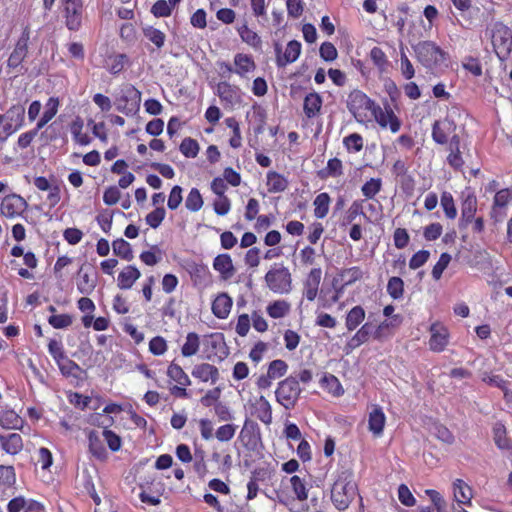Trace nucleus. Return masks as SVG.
I'll return each instance as SVG.
<instances>
[{"label": "nucleus", "instance_id": "b1692460", "mask_svg": "<svg viewBox=\"0 0 512 512\" xmlns=\"http://www.w3.org/2000/svg\"><path fill=\"white\" fill-rule=\"evenodd\" d=\"M321 107L322 98L318 93L312 92L306 95L304 99L303 110L308 118L315 117L320 112Z\"/></svg>", "mask_w": 512, "mask_h": 512}, {"label": "nucleus", "instance_id": "2eb2a0df", "mask_svg": "<svg viewBox=\"0 0 512 512\" xmlns=\"http://www.w3.org/2000/svg\"><path fill=\"white\" fill-rule=\"evenodd\" d=\"M102 434L92 430L88 434L89 451L98 460L105 461L108 458V452L103 445Z\"/></svg>", "mask_w": 512, "mask_h": 512}, {"label": "nucleus", "instance_id": "aec40b11", "mask_svg": "<svg viewBox=\"0 0 512 512\" xmlns=\"http://www.w3.org/2000/svg\"><path fill=\"white\" fill-rule=\"evenodd\" d=\"M232 299L226 294L218 295L212 303V312L219 319H225L230 313Z\"/></svg>", "mask_w": 512, "mask_h": 512}, {"label": "nucleus", "instance_id": "338daca9", "mask_svg": "<svg viewBox=\"0 0 512 512\" xmlns=\"http://www.w3.org/2000/svg\"><path fill=\"white\" fill-rule=\"evenodd\" d=\"M319 53L320 57L327 62L335 60L338 56L337 49L331 42L322 43L319 49Z\"/></svg>", "mask_w": 512, "mask_h": 512}, {"label": "nucleus", "instance_id": "c756f323", "mask_svg": "<svg viewBox=\"0 0 512 512\" xmlns=\"http://www.w3.org/2000/svg\"><path fill=\"white\" fill-rule=\"evenodd\" d=\"M454 496L458 503L469 504L472 498V489L463 480L456 479L453 483Z\"/></svg>", "mask_w": 512, "mask_h": 512}, {"label": "nucleus", "instance_id": "412c9836", "mask_svg": "<svg viewBox=\"0 0 512 512\" xmlns=\"http://www.w3.org/2000/svg\"><path fill=\"white\" fill-rule=\"evenodd\" d=\"M301 53V43L297 40H291L288 42L283 58L277 59V66L283 68L286 65L295 62Z\"/></svg>", "mask_w": 512, "mask_h": 512}, {"label": "nucleus", "instance_id": "393cba45", "mask_svg": "<svg viewBox=\"0 0 512 512\" xmlns=\"http://www.w3.org/2000/svg\"><path fill=\"white\" fill-rule=\"evenodd\" d=\"M385 414L380 407H375L369 414V430L375 435L380 436L385 425Z\"/></svg>", "mask_w": 512, "mask_h": 512}, {"label": "nucleus", "instance_id": "4c0bfd02", "mask_svg": "<svg viewBox=\"0 0 512 512\" xmlns=\"http://www.w3.org/2000/svg\"><path fill=\"white\" fill-rule=\"evenodd\" d=\"M238 33L242 41L246 44L254 48L261 47L262 41L260 36L256 32L252 31L246 24L238 28Z\"/></svg>", "mask_w": 512, "mask_h": 512}, {"label": "nucleus", "instance_id": "7c9ffc66", "mask_svg": "<svg viewBox=\"0 0 512 512\" xmlns=\"http://www.w3.org/2000/svg\"><path fill=\"white\" fill-rule=\"evenodd\" d=\"M142 33L144 37L153 43L158 49H161L164 46L166 35L161 30L151 25H144L142 27Z\"/></svg>", "mask_w": 512, "mask_h": 512}, {"label": "nucleus", "instance_id": "864d4df0", "mask_svg": "<svg viewBox=\"0 0 512 512\" xmlns=\"http://www.w3.org/2000/svg\"><path fill=\"white\" fill-rule=\"evenodd\" d=\"M381 187V179L371 178L362 186L361 191L366 198L372 199L377 193H379Z\"/></svg>", "mask_w": 512, "mask_h": 512}, {"label": "nucleus", "instance_id": "6ab92c4d", "mask_svg": "<svg viewBox=\"0 0 512 512\" xmlns=\"http://www.w3.org/2000/svg\"><path fill=\"white\" fill-rule=\"evenodd\" d=\"M140 276L141 273L135 266L128 265L119 273L117 285L122 290L130 289Z\"/></svg>", "mask_w": 512, "mask_h": 512}, {"label": "nucleus", "instance_id": "8fccbe9b", "mask_svg": "<svg viewBox=\"0 0 512 512\" xmlns=\"http://www.w3.org/2000/svg\"><path fill=\"white\" fill-rule=\"evenodd\" d=\"M440 203L447 218L454 219L457 216V209L451 193L443 192Z\"/></svg>", "mask_w": 512, "mask_h": 512}, {"label": "nucleus", "instance_id": "0e129e2a", "mask_svg": "<svg viewBox=\"0 0 512 512\" xmlns=\"http://www.w3.org/2000/svg\"><path fill=\"white\" fill-rule=\"evenodd\" d=\"M151 13L155 17H168L172 13V8L166 0H158L153 4Z\"/></svg>", "mask_w": 512, "mask_h": 512}, {"label": "nucleus", "instance_id": "39448f33", "mask_svg": "<svg viewBox=\"0 0 512 512\" xmlns=\"http://www.w3.org/2000/svg\"><path fill=\"white\" fill-rule=\"evenodd\" d=\"M301 391L297 378L289 376L278 384L275 391L276 400L285 409H292L296 405Z\"/></svg>", "mask_w": 512, "mask_h": 512}, {"label": "nucleus", "instance_id": "dca6fc26", "mask_svg": "<svg viewBox=\"0 0 512 512\" xmlns=\"http://www.w3.org/2000/svg\"><path fill=\"white\" fill-rule=\"evenodd\" d=\"M322 271L320 268H313L304 282L305 296L309 301H313L318 293L321 282Z\"/></svg>", "mask_w": 512, "mask_h": 512}, {"label": "nucleus", "instance_id": "4be33fe9", "mask_svg": "<svg viewBox=\"0 0 512 512\" xmlns=\"http://www.w3.org/2000/svg\"><path fill=\"white\" fill-rule=\"evenodd\" d=\"M192 375L196 378H199L203 382H207L211 380L212 383H215L218 380L219 372L218 369L211 364L202 363L196 365L192 370Z\"/></svg>", "mask_w": 512, "mask_h": 512}, {"label": "nucleus", "instance_id": "473e14b6", "mask_svg": "<svg viewBox=\"0 0 512 512\" xmlns=\"http://www.w3.org/2000/svg\"><path fill=\"white\" fill-rule=\"evenodd\" d=\"M267 185L270 192H282L288 187V180L279 173L270 171L267 174Z\"/></svg>", "mask_w": 512, "mask_h": 512}, {"label": "nucleus", "instance_id": "9d476101", "mask_svg": "<svg viewBox=\"0 0 512 512\" xmlns=\"http://www.w3.org/2000/svg\"><path fill=\"white\" fill-rule=\"evenodd\" d=\"M347 108L356 115L360 110L375 111V103L360 90H354L348 95Z\"/></svg>", "mask_w": 512, "mask_h": 512}, {"label": "nucleus", "instance_id": "a18cd8bd", "mask_svg": "<svg viewBox=\"0 0 512 512\" xmlns=\"http://www.w3.org/2000/svg\"><path fill=\"white\" fill-rule=\"evenodd\" d=\"M185 206L189 211L197 212L203 206L202 196L197 188H192L186 198Z\"/></svg>", "mask_w": 512, "mask_h": 512}, {"label": "nucleus", "instance_id": "0eeeda50", "mask_svg": "<svg viewBox=\"0 0 512 512\" xmlns=\"http://www.w3.org/2000/svg\"><path fill=\"white\" fill-rule=\"evenodd\" d=\"M141 92L133 85H127L116 99V109L126 116L134 115L140 109Z\"/></svg>", "mask_w": 512, "mask_h": 512}, {"label": "nucleus", "instance_id": "774afa93", "mask_svg": "<svg viewBox=\"0 0 512 512\" xmlns=\"http://www.w3.org/2000/svg\"><path fill=\"white\" fill-rule=\"evenodd\" d=\"M430 252L428 250H420L416 252L409 261V267L413 270L423 266L429 259Z\"/></svg>", "mask_w": 512, "mask_h": 512}, {"label": "nucleus", "instance_id": "72a5a7b5", "mask_svg": "<svg viewBox=\"0 0 512 512\" xmlns=\"http://www.w3.org/2000/svg\"><path fill=\"white\" fill-rule=\"evenodd\" d=\"M83 127H84V122L78 116L71 123L70 130H71V133L73 135L75 142H77L80 145H88L91 142V139L87 134L82 133Z\"/></svg>", "mask_w": 512, "mask_h": 512}, {"label": "nucleus", "instance_id": "a19ab883", "mask_svg": "<svg viewBox=\"0 0 512 512\" xmlns=\"http://www.w3.org/2000/svg\"><path fill=\"white\" fill-rule=\"evenodd\" d=\"M330 197L327 193H320L314 200V215L318 219L324 218L329 211Z\"/></svg>", "mask_w": 512, "mask_h": 512}, {"label": "nucleus", "instance_id": "5701e85b", "mask_svg": "<svg viewBox=\"0 0 512 512\" xmlns=\"http://www.w3.org/2000/svg\"><path fill=\"white\" fill-rule=\"evenodd\" d=\"M363 276V272L359 267H351L343 269L339 273V278L334 279V284L337 283L339 280L341 281V287L337 290V293L342 291L344 287L350 286L356 281L360 280Z\"/></svg>", "mask_w": 512, "mask_h": 512}, {"label": "nucleus", "instance_id": "bf43d9fd", "mask_svg": "<svg viewBox=\"0 0 512 512\" xmlns=\"http://www.w3.org/2000/svg\"><path fill=\"white\" fill-rule=\"evenodd\" d=\"M451 261V255L444 252L440 255L438 262L433 266L432 277L435 280H439L442 276L443 271L447 268Z\"/></svg>", "mask_w": 512, "mask_h": 512}, {"label": "nucleus", "instance_id": "f704fd0d", "mask_svg": "<svg viewBox=\"0 0 512 512\" xmlns=\"http://www.w3.org/2000/svg\"><path fill=\"white\" fill-rule=\"evenodd\" d=\"M200 346L199 335L195 332H190L186 336V342L181 348V353L184 357H190L195 355Z\"/></svg>", "mask_w": 512, "mask_h": 512}, {"label": "nucleus", "instance_id": "69168bd1", "mask_svg": "<svg viewBox=\"0 0 512 512\" xmlns=\"http://www.w3.org/2000/svg\"><path fill=\"white\" fill-rule=\"evenodd\" d=\"M236 431V426L232 424H225L220 426L215 433L216 438L221 442H227L231 440Z\"/></svg>", "mask_w": 512, "mask_h": 512}, {"label": "nucleus", "instance_id": "2f4dec72", "mask_svg": "<svg viewBox=\"0 0 512 512\" xmlns=\"http://www.w3.org/2000/svg\"><path fill=\"white\" fill-rule=\"evenodd\" d=\"M59 107V99L50 97L46 103V110L36 124V128L41 130L56 114Z\"/></svg>", "mask_w": 512, "mask_h": 512}, {"label": "nucleus", "instance_id": "c03bdc74", "mask_svg": "<svg viewBox=\"0 0 512 512\" xmlns=\"http://www.w3.org/2000/svg\"><path fill=\"white\" fill-rule=\"evenodd\" d=\"M342 174V162L338 158L330 159L327 163V167L319 172L321 178H326L328 176L338 177Z\"/></svg>", "mask_w": 512, "mask_h": 512}, {"label": "nucleus", "instance_id": "680f3d73", "mask_svg": "<svg viewBox=\"0 0 512 512\" xmlns=\"http://www.w3.org/2000/svg\"><path fill=\"white\" fill-rule=\"evenodd\" d=\"M401 73L405 79H411L415 75L414 67L408 59L403 47L400 48Z\"/></svg>", "mask_w": 512, "mask_h": 512}, {"label": "nucleus", "instance_id": "5fc2aeb1", "mask_svg": "<svg viewBox=\"0 0 512 512\" xmlns=\"http://www.w3.org/2000/svg\"><path fill=\"white\" fill-rule=\"evenodd\" d=\"M102 437L107 442V445L111 451L116 452V451L120 450L121 445H122V440L119 435L114 433L112 430L105 428L102 431Z\"/></svg>", "mask_w": 512, "mask_h": 512}, {"label": "nucleus", "instance_id": "f257e3e1", "mask_svg": "<svg viewBox=\"0 0 512 512\" xmlns=\"http://www.w3.org/2000/svg\"><path fill=\"white\" fill-rule=\"evenodd\" d=\"M358 495L354 474L349 469L340 471L331 489V501L339 511H345Z\"/></svg>", "mask_w": 512, "mask_h": 512}, {"label": "nucleus", "instance_id": "20e7f679", "mask_svg": "<svg viewBox=\"0 0 512 512\" xmlns=\"http://www.w3.org/2000/svg\"><path fill=\"white\" fill-rule=\"evenodd\" d=\"M417 60L425 67L432 68L445 59V52L433 41L412 44Z\"/></svg>", "mask_w": 512, "mask_h": 512}, {"label": "nucleus", "instance_id": "c9c22d12", "mask_svg": "<svg viewBox=\"0 0 512 512\" xmlns=\"http://www.w3.org/2000/svg\"><path fill=\"white\" fill-rule=\"evenodd\" d=\"M112 249L115 255L126 261H131L134 257L131 245L122 238L113 241Z\"/></svg>", "mask_w": 512, "mask_h": 512}, {"label": "nucleus", "instance_id": "603ef678", "mask_svg": "<svg viewBox=\"0 0 512 512\" xmlns=\"http://www.w3.org/2000/svg\"><path fill=\"white\" fill-rule=\"evenodd\" d=\"M1 426L5 429H18L22 425V419L14 412H6L0 418Z\"/></svg>", "mask_w": 512, "mask_h": 512}, {"label": "nucleus", "instance_id": "de8ad7c7", "mask_svg": "<svg viewBox=\"0 0 512 512\" xmlns=\"http://www.w3.org/2000/svg\"><path fill=\"white\" fill-rule=\"evenodd\" d=\"M179 150L185 157L195 158L199 152V144L196 140L186 137L182 140Z\"/></svg>", "mask_w": 512, "mask_h": 512}, {"label": "nucleus", "instance_id": "09e8293b", "mask_svg": "<svg viewBox=\"0 0 512 512\" xmlns=\"http://www.w3.org/2000/svg\"><path fill=\"white\" fill-rule=\"evenodd\" d=\"M234 63L237 66L236 73L239 75H243L244 73L249 72L251 69L255 67V64L251 57L245 54H236L234 58Z\"/></svg>", "mask_w": 512, "mask_h": 512}, {"label": "nucleus", "instance_id": "c85d7f7f", "mask_svg": "<svg viewBox=\"0 0 512 512\" xmlns=\"http://www.w3.org/2000/svg\"><path fill=\"white\" fill-rule=\"evenodd\" d=\"M365 319V310L362 306H354L346 316L345 325L349 331L355 330Z\"/></svg>", "mask_w": 512, "mask_h": 512}, {"label": "nucleus", "instance_id": "49530a36", "mask_svg": "<svg viewBox=\"0 0 512 512\" xmlns=\"http://www.w3.org/2000/svg\"><path fill=\"white\" fill-rule=\"evenodd\" d=\"M321 384L325 386L329 392L335 396H340L344 393V390L340 384L338 378L332 374H325L321 379Z\"/></svg>", "mask_w": 512, "mask_h": 512}, {"label": "nucleus", "instance_id": "3c124183", "mask_svg": "<svg viewBox=\"0 0 512 512\" xmlns=\"http://www.w3.org/2000/svg\"><path fill=\"white\" fill-rule=\"evenodd\" d=\"M165 215H166V211H165V208L163 206H160V207H156L155 210H153L152 212L148 213L146 215V223L151 227V228H158L162 221L164 220L165 218Z\"/></svg>", "mask_w": 512, "mask_h": 512}, {"label": "nucleus", "instance_id": "ea45409f", "mask_svg": "<svg viewBox=\"0 0 512 512\" xmlns=\"http://www.w3.org/2000/svg\"><path fill=\"white\" fill-rule=\"evenodd\" d=\"M290 310V304L285 300H277L269 304L267 307V313L274 319L282 318L288 314Z\"/></svg>", "mask_w": 512, "mask_h": 512}, {"label": "nucleus", "instance_id": "37998d69", "mask_svg": "<svg viewBox=\"0 0 512 512\" xmlns=\"http://www.w3.org/2000/svg\"><path fill=\"white\" fill-rule=\"evenodd\" d=\"M387 293L394 300L400 299L403 297L404 293V282L400 277L393 276L388 280L387 284Z\"/></svg>", "mask_w": 512, "mask_h": 512}, {"label": "nucleus", "instance_id": "9b49d317", "mask_svg": "<svg viewBox=\"0 0 512 512\" xmlns=\"http://www.w3.org/2000/svg\"><path fill=\"white\" fill-rule=\"evenodd\" d=\"M429 347L434 352H441L448 345V329L441 323H433L430 327Z\"/></svg>", "mask_w": 512, "mask_h": 512}, {"label": "nucleus", "instance_id": "a211bd4d", "mask_svg": "<svg viewBox=\"0 0 512 512\" xmlns=\"http://www.w3.org/2000/svg\"><path fill=\"white\" fill-rule=\"evenodd\" d=\"M374 325L370 322H367L362 325V327L355 333V335L350 339V341L346 344L347 354L359 347L363 343L367 342L369 337L373 335Z\"/></svg>", "mask_w": 512, "mask_h": 512}, {"label": "nucleus", "instance_id": "13d9d810", "mask_svg": "<svg viewBox=\"0 0 512 512\" xmlns=\"http://www.w3.org/2000/svg\"><path fill=\"white\" fill-rule=\"evenodd\" d=\"M343 144L348 151L359 152L363 148V138L358 133H352L343 139Z\"/></svg>", "mask_w": 512, "mask_h": 512}, {"label": "nucleus", "instance_id": "4d7b16f0", "mask_svg": "<svg viewBox=\"0 0 512 512\" xmlns=\"http://www.w3.org/2000/svg\"><path fill=\"white\" fill-rule=\"evenodd\" d=\"M288 369V365L285 361L277 359L273 360L268 367L267 373L269 374V377H272L273 379L282 377Z\"/></svg>", "mask_w": 512, "mask_h": 512}, {"label": "nucleus", "instance_id": "f03ea898", "mask_svg": "<svg viewBox=\"0 0 512 512\" xmlns=\"http://www.w3.org/2000/svg\"><path fill=\"white\" fill-rule=\"evenodd\" d=\"M267 288L276 294H289L292 290V275L283 263H274L264 277Z\"/></svg>", "mask_w": 512, "mask_h": 512}, {"label": "nucleus", "instance_id": "e433bc0d", "mask_svg": "<svg viewBox=\"0 0 512 512\" xmlns=\"http://www.w3.org/2000/svg\"><path fill=\"white\" fill-rule=\"evenodd\" d=\"M167 375L173 381L177 382L178 384H180L182 386L191 385L190 378L178 364H175L172 362L168 366Z\"/></svg>", "mask_w": 512, "mask_h": 512}, {"label": "nucleus", "instance_id": "052dcab7", "mask_svg": "<svg viewBox=\"0 0 512 512\" xmlns=\"http://www.w3.org/2000/svg\"><path fill=\"white\" fill-rule=\"evenodd\" d=\"M16 482V475L13 466L0 465V484L12 486Z\"/></svg>", "mask_w": 512, "mask_h": 512}, {"label": "nucleus", "instance_id": "58836bf2", "mask_svg": "<svg viewBox=\"0 0 512 512\" xmlns=\"http://www.w3.org/2000/svg\"><path fill=\"white\" fill-rule=\"evenodd\" d=\"M257 418L265 424L272 422V409L269 401L264 397L260 396L257 401Z\"/></svg>", "mask_w": 512, "mask_h": 512}, {"label": "nucleus", "instance_id": "bb28decb", "mask_svg": "<svg viewBox=\"0 0 512 512\" xmlns=\"http://www.w3.org/2000/svg\"><path fill=\"white\" fill-rule=\"evenodd\" d=\"M2 116L5 121L14 123L15 128H21L24 124L25 107L22 104L12 105Z\"/></svg>", "mask_w": 512, "mask_h": 512}, {"label": "nucleus", "instance_id": "6e6552de", "mask_svg": "<svg viewBox=\"0 0 512 512\" xmlns=\"http://www.w3.org/2000/svg\"><path fill=\"white\" fill-rule=\"evenodd\" d=\"M61 2L64 8L67 28L72 31H77L82 21V1L61 0Z\"/></svg>", "mask_w": 512, "mask_h": 512}, {"label": "nucleus", "instance_id": "423d86ee", "mask_svg": "<svg viewBox=\"0 0 512 512\" xmlns=\"http://www.w3.org/2000/svg\"><path fill=\"white\" fill-rule=\"evenodd\" d=\"M29 41L30 28L26 26L7 60V68L16 71L18 74L26 72L27 69H24L22 63L28 55Z\"/></svg>", "mask_w": 512, "mask_h": 512}, {"label": "nucleus", "instance_id": "1a4fd4ad", "mask_svg": "<svg viewBox=\"0 0 512 512\" xmlns=\"http://www.w3.org/2000/svg\"><path fill=\"white\" fill-rule=\"evenodd\" d=\"M27 206L28 204L24 198L16 194H11L3 198L0 209L4 216L13 218L20 215Z\"/></svg>", "mask_w": 512, "mask_h": 512}, {"label": "nucleus", "instance_id": "ddd939ff", "mask_svg": "<svg viewBox=\"0 0 512 512\" xmlns=\"http://www.w3.org/2000/svg\"><path fill=\"white\" fill-rule=\"evenodd\" d=\"M213 268L219 272L222 280H229L235 274V267L229 254H219L214 258Z\"/></svg>", "mask_w": 512, "mask_h": 512}, {"label": "nucleus", "instance_id": "cd10ccee", "mask_svg": "<svg viewBox=\"0 0 512 512\" xmlns=\"http://www.w3.org/2000/svg\"><path fill=\"white\" fill-rule=\"evenodd\" d=\"M86 265L83 264L79 269V275L81 276V280L77 283V288L81 294L89 295L92 293L96 287V278L90 277L89 273L85 271Z\"/></svg>", "mask_w": 512, "mask_h": 512}, {"label": "nucleus", "instance_id": "7ed1b4c3", "mask_svg": "<svg viewBox=\"0 0 512 512\" xmlns=\"http://www.w3.org/2000/svg\"><path fill=\"white\" fill-rule=\"evenodd\" d=\"M491 39L498 58L506 60L512 51V30L502 22H495L491 26Z\"/></svg>", "mask_w": 512, "mask_h": 512}, {"label": "nucleus", "instance_id": "a878e982", "mask_svg": "<svg viewBox=\"0 0 512 512\" xmlns=\"http://www.w3.org/2000/svg\"><path fill=\"white\" fill-rule=\"evenodd\" d=\"M2 449L10 454L16 455L23 449V439L18 433H10L5 435Z\"/></svg>", "mask_w": 512, "mask_h": 512}, {"label": "nucleus", "instance_id": "f3484780", "mask_svg": "<svg viewBox=\"0 0 512 512\" xmlns=\"http://www.w3.org/2000/svg\"><path fill=\"white\" fill-rule=\"evenodd\" d=\"M454 130V123L449 120L435 121L432 127V138L438 144H446L449 134Z\"/></svg>", "mask_w": 512, "mask_h": 512}, {"label": "nucleus", "instance_id": "f8f14e48", "mask_svg": "<svg viewBox=\"0 0 512 512\" xmlns=\"http://www.w3.org/2000/svg\"><path fill=\"white\" fill-rule=\"evenodd\" d=\"M476 211L477 198L473 193H468L461 204L460 229H465L473 221Z\"/></svg>", "mask_w": 512, "mask_h": 512}, {"label": "nucleus", "instance_id": "6e6d98bb", "mask_svg": "<svg viewBox=\"0 0 512 512\" xmlns=\"http://www.w3.org/2000/svg\"><path fill=\"white\" fill-rule=\"evenodd\" d=\"M290 482L296 498L300 501L306 500L308 498V493L304 481L299 476L294 475L291 477Z\"/></svg>", "mask_w": 512, "mask_h": 512}, {"label": "nucleus", "instance_id": "79ce46f5", "mask_svg": "<svg viewBox=\"0 0 512 512\" xmlns=\"http://www.w3.org/2000/svg\"><path fill=\"white\" fill-rule=\"evenodd\" d=\"M494 441L496 446L502 450H509L512 446L506 437V428L502 424H496L493 428Z\"/></svg>", "mask_w": 512, "mask_h": 512}, {"label": "nucleus", "instance_id": "4468645a", "mask_svg": "<svg viewBox=\"0 0 512 512\" xmlns=\"http://www.w3.org/2000/svg\"><path fill=\"white\" fill-rule=\"evenodd\" d=\"M511 199L512 189L509 188L501 189L495 194L491 216L495 218L496 221L503 219L505 213H502L501 210L506 208Z\"/></svg>", "mask_w": 512, "mask_h": 512}, {"label": "nucleus", "instance_id": "e2e57ef3", "mask_svg": "<svg viewBox=\"0 0 512 512\" xmlns=\"http://www.w3.org/2000/svg\"><path fill=\"white\" fill-rule=\"evenodd\" d=\"M48 323L55 329H63L72 324V317L68 314L51 315Z\"/></svg>", "mask_w": 512, "mask_h": 512}]
</instances>
